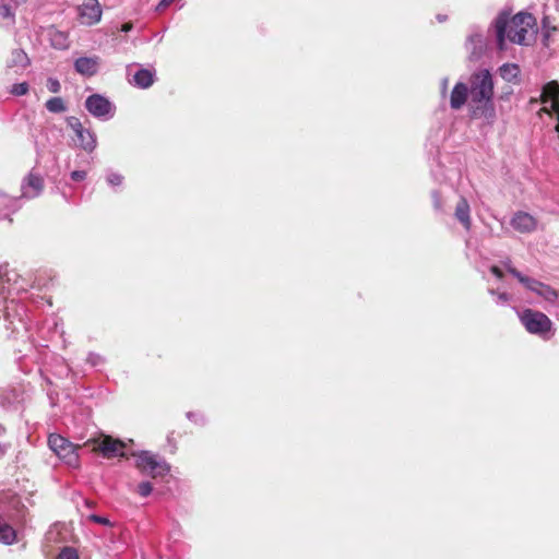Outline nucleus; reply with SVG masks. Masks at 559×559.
I'll use <instances>...</instances> for the list:
<instances>
[{"label": "nucleus", "mask_w": 559, "mask_h": 559, "mask_svg": "<svg viewBox=\"0 0 559 559\" xmlns=\"http://www.w3.org/2000/svg\"><path fill=\"white\" fill-rule=\"evenodd\" d=\"M469 90L468 115L471 119L483 120L491 126L496 121L497 114L493 103L495 82L488 69L475 70L466 83Z\"/></svg>", "instance_id": "f257e3e1"}, {"label": "nucleus", "mask_w": 559, "mask_h": 559, "mask_svg": "<svg viewBox=\"0 0 559 559\" xmlns=\"http://www.w3.org/2000/svg\"><path fill=\"white\" fill-rule=\"evenodd\" d=\"M11 276L5 267L0 266V324L9 332V335L19 334L27 330L25 308L14 298H10L12 290L16 293L26 290L17 282L10 285Z\"/></svg>", "instance_id": "f03ea898"}, {"label": "nucleus", "mask_w": 559, "mask_h": 559, "mask_svg": "<svg viewBox=\"0 0 559 559\" xmlns=\"http://www.w3.org/2000/svg\"><path fill=\"white\" fill-rule=\"evenodd\" d=\"M131 455L134 457V466L142 475L158 478L168 475L170 472L169 464L151 451H135Z\"/></svg>", "instance_id": "7ed1b4c3"}, {"label": "nucleus", "mask_w": 559, "mask_h": 559, "mask_svg": "<svg viewBox=\"0 0 559 559\" xmlns=\"http://www.w3.org/2000/svg\"><path fill=\"white\" fill-rule=\"evenodd\" d=\"M511 11L504 9L499 12L497 17L493 20L491 26L495 28L497 47L499 50L506 49V32L508 26L512 28L524 27L523 25H528L527 20H532V15L525 12H519L510 17Z\"/></svg>", "instance_id": "20e7f679"}, {"label": "nucleus", "mask_w": 559, "mask_h": 559, "mask_svg": "<svg viewBox=\"0 0 559 559\" xmlns=\"http://www.w3.org/2000/svg\"><path fill=\"white\" fill-rule=\"evenodd\" d=\"M520 321L526 331L548 341L554 336L551 320L543 312L534 309H524L520 313Z\"/></svg>", "instance_id": "39448f33"}, {"label": "nucleus", "mask_w": 559, "mask_h": 559, "mask_svg": "<svg viewBox=\"0 0 559 559\" xmlns=\"http://www.w3.org/2000/svg\"><path fill=\"white\" fill-rule=\"evenodd\" d=\"M48 445L66 464L70 466L78 465L79 455L76 453V447L68 439L60 435L52 433L48 438Z\"/></svg>", "instance_id": "423d86ee"}, {"label": "nucleus", "mask_w": 559, "mask_h": 559, "mask_svg": "<svg viewBox=\"0 0 559 559\" xmlns=\"http://www.w3.org/2000/svg\"><path fill=\"white\" fill-rule=\"evenodd\" d=\"M84 106L90 115L102 121H107L115 115L114 104L102 94L96 93L87 96Z\"/></svg>", "instance_id": "0eeeda50"}, {"label": "nucleus", "mask_w": 559, "mask_h": 559, "mask_svg": "<svg viewBox=\"0 0 559 559\" xmlns=\"http://www.w3.org/2000/svg\"><path fill=\"white\" fill-rule=\"evenodd\" d=\"M486 48V37L478 28H474L465 41V49L468 52L469 60H479L484 56Z\"/></svg>", "instance_id": "6e6552de"}, {"label": "nucleus", "mask_w": 559, "mask_h": 559, "mask_svg": "<svg viewBox=\"0 0 559 559\" xmlns=\"http://www.w3.org/2000/svg\"><path fill=\"white\" fill-rule=\"evenodd\" d=\"M44 189V179L40 175L29 173L21 183V198L35 199Z\"/></svg>", "instance_id": "1a4fd4ad"}, {"label": "nucleus", "mask_w": 559, "mask_h": 559, "mask_svg": "<svg viewBox=\"0 0 559 559\" xmlns=\"http://www.w3.org/2000/svg\"><path fill=\"white\" fill-rule=\"evenodd\" d=\"M511 226L521 234H528L536 229V218L527 212L518 211L511 218Z\"/></svg>", "instance_id": "9d476101"}, {"label": "nucleus", "mask_w": 559, "mask_h": 559, "mask_svg": "<svg viewBox=\"0 0 559 559\" xmlns=\"http://www.w3.org/2000/svg\"><path fill=\"white\" fill-rule=\"evenodd\" d=\"M80 16L87 25L98 23L102 19V7L98 0H84L80 7Z\"/></svg>", "instance_id": "9b49d317"}, {"label": "nucleus", "mask_w": 559, "mask_h": 559, "mask_svg": "<svg viewBox=\"0 0 559 559\" xmlns=\"http://www.w3.org/2000/svg\"><path fill=\"white\" fill-rule=\"evenodd\" d=\"M99 57H80L74 61V70L83 75L91 78L95 75L99 70Z\"/></svg>", "instance_id": "f8f14e48"}, {"label": "nucleus", "mask_w": 559, "mask_h": 559, "mask_svg": "<svg viewBox=\"0 0 559 559\" xmlns=\"http://www.w3.org/2000/svg\"><path fill=\"white\" fill-rule=\"evenodd\" d=\"M469 98V90L465 82H457L450 94V107L453 110H460Z\"/></svg>", "instance_id": "ddd939ff"}, {"label": "nucleus", "mask_w": 559, "mask_h": 559, "mask_svg": "<svg viewBox=\"0 0 559 559\" xmlns=\"http://www.w3.org/2000/svg\"><path fill=\"white\" fill-rule=\"evenodd\" d=\"M75 147L84 151L86 154H92L97 147V135L94 131L86 128L75 135Z\"/></svg>", "instance_id": "4468645a"}, {"label": "nucleus", "mask_w": 559, "mask_h": 559, "mask_svg": "<svg viewBox=\"0 0 559 559\" xmlns=\"http://www.w3.org/2000/svg\"><path fill=\"white\" fill-rule=\"evenodd\" d=\"M454 216L463 228L468 231L472 228L471 206L468 201L461 197L454 211Z\"/></svg>", "instance_id": "2eb2a0df"}, {"label": "nucleus", "mask_w": 559, "mask_h": 559, "mask_svg": "<svg viewBox=\"0 0 559 559\" xmlns=\"http://www.w3.org/2000/svg\"><path fill=\"white\" fill-rule=\"evenodd\" d=\"M155 76V70L141 68L133 74V79L130 82L134 86L145 90L154 84Z\"/></svg>", "instance_id": "dca6fc26"}, {"label": "nucleus", "mask_w": 559, "mask_h": 559, "mask_svg": "<svg viewBox=\"0 0 559 559\" xmlns=\"http://www.w3.org/2000/svg\"><path fill=\"white\" fill-rule=\"evenodd\" d=\"M123 447L124 444L120 440H104L99 444L98 450L103 457L114 459L117 456H124L123 452H121Z\"/></svg>", "instance_id": "f3484780"}, {"label": "nucleus", "mask_w": 559, "mask_h": 559, "mask_svg": "<svg viewBox=\"0 0 559 559\" xmlns=\"http://www.w3.org/2000/svg\"><path fill=\"white\" fill-rule=\"evenodd\" d=\"M498 73L508 83L518 84L520 82L521 70L516 63H503L498 68Z\"/></svg>", "instance_id": "a211bd4d"}, {"label": "nucleus", "mask_w": 559, "mask_h": 559, "mask_svg": "<svg viewBox=\"0 0 559 559\" xmlns=\"http://www.w3.org/2000/svg\"><path fill=\"white\" fill-rule=\"evenodd\" d=\"M0 199H2V204L0 209V215L3 218H9V216L15 213L21 207V197H10L5 193H0Z\"/></svg>", "instance_id": "6ab92c4d"}, {"label": "nucleus", "mask_w": 559, "mask_h": 559, "mask_svg": "<svg viewBox=\"0 0 559 559\" xmlns=\"http://www.w3.org/2000/svg\"><path fill=\"white\" fill-rule=\"evenodd\" d=\"M16 542V531L2 518H0V543L12 545Z\"/></svg>", "instance_id": "aec40b11"}, {"label": "nucleus", "mask_w": 559, "mask_h": 559, "mask_svg": "<svg viewBox=\"0 0 559 559\" xmlns=\"http://www.w3.org/2000/svg\"><path fill=\"white\" fill-rule=\"evenodd\" d=\"M29 64V58L23 49H14L11 53V58L8 61V67H20L25 69Z\"/></svg>", "instance_id": "412c9836"}, {"label": "nucleus", "mask_w": 559, "mask_h": 559, "mask_svg": "<svg viewBox=\"0 0 559 559\" xmlns=\"http://www.w3.org/2000/svg\"><path fill=\"white\" fill-rule=\"evenodd\" d=\"M512 276H514L522 285H524L525 288L538 295V292L540 290V287L543 285L542 282L525 276L521 272H512Z\"/></svg>", "instance_id": "4be33fe9"}, {"label": "nucleus", "mask_w": 559, "mask_h": 559, "mask_svg": "<svg viewBox=\"0 0 559 559\" xmlns=\"http://www.w3.org/2000/svg\"><path fill=\"white\" fill-rule=\"evenodd\" d=\"M15 23L14 9L4 2L0 3V24L3 26H12Z\"/></svg>", "instance_id": "5701e85b"}, {"label": "nucleus", "mask_w": 559, "mask_h": 559, "mask_svg": "<svg viewBox=\"0 0 559 559\" xmlns=\"http://www.w3.org/2000/svg\"><path fill=\"white\" fill-rule=\"evenodd\" d=\"M527 29L525 27L512 28L508 26L506 32V39H509L511 43L522 45L526 38Z\"/></svg>", "instance_id": "b1692460"}, {"label": "nucleus", "mask_w": 559, "mask_h": 559, "mask_svg": "<svg viewBox=\"0 0 559 559\" xmlns=\"http://www.w3.org/2000/svg\"><path fill=\"white\" fill-rule=\"evenodd\" d=\"M45 107L49 112H52V114H61L67 110V106H66L63 98H61L59 96L49 98L46 102Z\"/></svg>", "instance_id": "393cba45"}, {"label": "nucleus", "mask_w": 559, "mask_h": 559, "mask_svg": "<svg viewBox=\"0 0 559 559\" xmlns=\"http://www.w3.org/2000/svg\"><path fill=\"white\" fill-rule=\"evenodd\" d=\"M105 179L109 187L116 189L123 185L124 177L121 174L109 169L106 171Z\"/></svg>", "instance_id": "a878e982"}, {"label": "nucleus", "mask_w": 559, "mask_h": 559, "mask_svg": "<svg viewBox=\"0 0 559 559\" xmlns=\"http://www.w3.org/2000/svg\"><path fill=\"white\" fill-rule=\"evenodd\" d=\"M538 296L543 297L547 301H555L558 294L552 287L543 283L540 290L538 292Z\"/></svg>", "instance_id": "bb28decb"}, {"label": "nucleus", "mask_w": 559, "mask_h": 559, "mask_svg": "<svg viewBox=\"0 0 559 559\" xmlns=\"http://www.w3.org/2000/svg\"><path fill=\"white\" fill-rule=\"evenodd\" d=\"M51 45L57 49H67V36L61 32H56L51 37Z\"/></svg>", "instance_id": "cd10ccee"}, {"label": "nucleus", "mask_w": 559, "mask_h": 559, "mask_svg": "<svg viewBox=\"0 0 559 559\" xmlns=\"http://www.w3.org/2000/svg\"><path fill=\"white\" fill-rule=\"evenodd\" d=\"M67 126L74 132V134H79L81 131L86 129L81 120L78 117L69 116L66 118Z\"/></svg>", "instance_id": "c85d7f7f"}, {"label": "nucleus", "mask_w": 559, "mask_h": 559, "mask_svg": "<svg viewBox=\"0 0 559 559\" xmlns=\"http://www.w3.org/2000/svg\"><path fill=\"white\" fill-rule=\"evenodd\" d=\"M86 362L91 367H102L106 362V358L98 353L91 352L86 357Z\"/></svg>", "instance_id": "c756f323"}, {"label": "nucleus", "mask_w": 559, "mask_h": 559, "mask_svg": "<svg viewBox=\"0 0 559 559\" xmlns=\"http://www.w3.org/2000/svg\"><path fill=\"white\" fill-rule=\"evenodd\" d=\"M29 85L27 82L15 83L12 85L10 93L14 96H23L27 94Z\"/></svg>", "instance_id": "7c9ffc66"}, {"label": "nucleus", "mask_w": 559, "mask_h": 559, "mask_svg": "<svg viewBox=\"0 0 559 559\" xmlns=\"http://www.w3.org/2000/svg\"><path fill=\"white\" fill-rule=\"evenodd\" d=\"M186 417L195 425L204 426L206 423L205 416L199 412H188Z\"/></svg>", "instance_id": "2f4dec72"}, {"label": "nucleus", "mask_w": 559, "mask_h": 559, "mask_svg": "<svg viewBox=\"0 0 559 559\" xmlns=\"http://www.w3.org/2000/svg\"><path fill=\"white\" fill-rule=\"evenodd\" d=\"M153 491V486L150 481L145 480V481H141L139 485H138V489H136V492L143 497V498H146L148 497Z\"/></svg>", "instance_id": "473e14b6"}, {"label": "nucleus", "mask_w": 559, "mask_h": 559, "mask_svg": "<svg viewBox=\"0 0 559 559\" xmlns=\"http://www.w3.org/2000/svg\"><path fill=\"white\" fill-rule=\"evenodd\" d=\"M431 199H432V205H433L435 211L438 213H443L444 209H443V203H442V199H441L439 191L433 190L431 192Z\"/></svg>", "instance_id": "72a5a7b5"}, {"label": "nucleus", "mask_w": 559, "mask_h": 559, "mask_svg": "<svg viewBox=\"0 0 559 559\" xmlns=\"http://www.w3.org/2000/svg\"><path fill=\"white\" fill-rule=\"evenodd\" d=\"M57 559H79L78 551L72 547H64L59 552Z\"/></svg>", "instance_id": "f704fd0d"}, {"label": "nucleus", "mask_w": 559, "mask_h": 559, "mask_svg": "<svg viewBox=\"0 0 559 559\" xmlns=\"http://www.w3.org/2000/svg\"><path fill=\"white\" fill-rule=\"evenodd\" d=\"M488 293L490 295L497 296L496 302L498 305H506L511 299V296L508 293H497L495 289H489Z\"/></svg>", "instance_id": "c9c22d12"}, {"label": "nucleus", "mask_w": 559, "mask_h": 559, "mask_svg": "<svg viewBox=\"0 0 559 559\" xmlns=\"http://www.w3.org/2000/svg\"><path fill=\"white\" fill-rule=\"evenodd\" d=\"M47 88L49 92L57 94L61 91V84L57 79L49 78L47 80Z\"/></svg>", "instance_id": "e433bc0d"}, {"label": "nucleus", "mask_w": 559, "mask_h": 559, "mask_svg": "<svg viewBox=\"0 0 559 559\" xmlns=\"http://www.w3.org/2000/svg\"><path fill=\"white\" fill-rule=\"evenodd\" d=\"M87 519L90 521L94 522V523L102 524V525H105V526H110L111 525V523H110L108 518H105V516H102V515H98V514H91V515H88Z\"/></svg>", "instance_id": "4c0bfd02"}, {"label": "nucleus", "mask_w": 559, "mask_h": 559, "mask_svg": "<svg viewBox=\"0 0 559 559\" xmlns=\"http://www.w3.org/2000/svg\"><path fill=\"white\" fill-rule=\"evenodd\" d=\"M87 173L85 170H73L70 174V178L73 181H83L86 179Z\"/></svg>", "instance_id": "58836bf2"}, {"label": "nucleus", "mask_w": 559, "mask_h": 559, "mask_svg": "<svg viewBox=\"0 0 559 559\" xmlns=\"http://www.w3.org/2000/svg\"><path fill=\"white\" fill-rule=\"evenodd\" d=\"M490 272L492 275H495L498 280H502L503 278V272L501 271L500 267H498L497 265H492L490 267Z\"/></svg>", "instance_id": "ea45409f"}, {"label": "nucleus", "mask_w": 559, "mask_h": 559, "mask_svg": "<svg viewBox=\"0 0 559 559\" xmlns=\"http://www.w3.org/2000/svg\"><path fill=\"white\" fill-rule=\"evenodd\" d=\"M507 271L512 275V272H519L515 267L512 266L511 260L507 259L502 262Z\"/></svg>", "instance_id": "a19ab883"}, {"label": "nucleus", "mask_w": 559, "mask_h": 559, "mask_svg": "<svg viewBox=\"0 0 559 559\" xmlns=\"http://www.w3.org/2000/svg\"><path fill=\"white\" fill-rule=\"evenodd\" d=\"M448 84H449V79L448 78H443L441 80V86H440V90H441V94L444 95L448 91Z\"/></svg>", "instance_id": "79ce46f5"}, {"label": "nucleus", "mask_w": 559, "mask_h": 559, "mask_svg": "<svg viewBox=\"0 0 559 559\" xmlns=\"http://www.w3.org/2000/svg\"><path fill=\"white\" fill-rule=\"evenodd\" d=\"M9 449H10L9 443L0 442V459H2L5 455V453L8 452Z\"/></svg>", "instance_id": "37998d69"}, {"label": "nucleus", "mask_w": 559, "mask_h": 559, "mask_svg": "<svg viewBox=\"0 0 559 559\" xmlns=\"http://www.w3.org/2000/svg\"><path fill=\"white\" fill-rule=\"evenodd\" d=\"M175 0H162L159 4L157 5V10L162 8L168 7L170 3H173Z\"/></svg>", "instance_id": "c03bdc74"}, {"label": "nucleus", "mask_w": 559, "mask_h": 559, "mask_svg": "<svg viewBox=\"0 0 559 559\" xmlns=\"http://www.w3.org/2000/svg\"><path fill=\"white\" fill-rule=\"evenodd\" d=\"M130 29H131V25L130 24H123L122 27H121L122 32H129Z\"/></svg>", "instance_id": "a18cd8bd"}, {"label": "nucleus", "mask_w": 559, "mask_h": 559, "mask_svg": "<svg viewBox=\"0 0 559 559\" xmlns=\"http://www.w3.org/2000/svg\"><path fill=\"white\" fill-rule=\"evenodd\" d=\"M437 20H438L440 23H442V22H444V21L447 20V16H445V15H442V14H438V15H437Z\"/></svg>", "instance_id": "49530a36"}]
</instances>
